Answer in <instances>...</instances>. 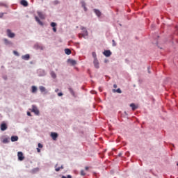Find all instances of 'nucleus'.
<instances>
[{
  "label": "nucleus",
  "mask_w": 178,
  "mask_h": 178,
  "mask_svg": "<svg viewBox=\"0 0 178 178\" xmlns=\"http://www.w3.org/2000/svg\"><path fill=\"white\" fill-rule=\"evenodd\" d=\"M81 30H82L83 33L79 35V38H81V37L86 38V37L88 35V31H87V29H86L84 26H81Z\"/></svg>",
  "instance_id": "f257e3e1"
},
{
  "label": "nucleus",
  "mask_w": 178,
  "mask_h": 178,
  "mask_svg": "<svg viewBox=\"0 0 178 178\" xmlns=\"http://www.w3.org/2000/svg\"><path fill=\"white\" fill-rule=\"evenodd\" d=\"M31 112H34L35 115H36L37 116L40 115V110H38L37 106H35V105L32 106Z\"/></svg>",
  "instance_id": "f03ea898"
},
{
  "label": "nucleus",
  "mask_w": 178,
  "mask_h": 178,
  "mask_svg": "<svg viewBox=\"0 0 178 178\" xmlns=\"http://www.w3.org/2000/svg\"><path fill=\"white\" fill-rule=\"evenodd\" d=\"M7 35L9 37V38H14L15 33H12V31L10 29H7Z\"/></svg>",
  "instance_id": "7ed1b4c3"
},
{
  "label": "nucleus",
  "mask_w": 178,
  "mask_h": 178,
  "mask_svg": "<svg viewBox=\"0 0 178 178\" xmlns=\"http://www.w3.org/2000/svg\"><path fill=\"white\" fill-rule=\"evenodd\" d=\"M17 156L19 161H23L24 159V156H23V152H18Z\"/></svg>",
  "instance_id": "20e7f679"
},
{
  "label": "nucleus",
  "mask_w": 178,
  "mask_h": 178,
  "mask_svg": "<svg viewBox=\"0 0 178 178\" xmlns=\"http://www.w3.org/2000/svg\"><path fill=\"white\" fill-rule=\"evenodd\" d=\"M51 137L54 141H56V138H58V134L56 132H51Z\"/></svg>",
  "instance_id": "39448f33"
},
{
  "label": "nucleus",
  "mask_w": 178,
  "mask_h": 178,
  "mask_svg": "<svg viewBox=\"0 0 178 178\" xmlns=\"http://www.w3.org/2000/svg\"><path fill=\"white\" fill-rule=\"evenodd\" d=\"M93 63L96 69H99V63L98 62V60L97 58L94 60Z\"/></svg>",
  "instance_id": "423d86ee"
},
{
  "label": "nucleus",
  "mask_w": 178,
  "mask_h": 178,
  "mask_svg": "<svg viewBox=\"0 0 178 178\" xmlns=\"http://www.w3.org/2000/svg\"><path fill=\"white\" fill-rule=\"evenodd\" d=\"M8 129V125H6L5 123H2L1 124V131H5Z\"/></svg>",
  "instance_id": "0eeeda50"
},
{
  "label": "nucleus",
  "mask_w": 178,
  "mask_h": 178,
  "mask_svg": "<svg viewBox=\"0 0 178 178\" xmlns=\"http://www.w3.org/2000/svg\"><path fill=\"white\" fill-rule=\"evenodd\" d=\"M104 56L106 57H109L111 55H112V52H111L109 50H106L104 51Z\"/></svg>",
  "instance_id": "6e6552de"
},
{
  "label": "nucleus",
  "mask_w": 178,
  "mask_h": 178,
  "mask_svg": "<svg viewBox=\"0 0 178 178\" xmlns=\"http://www.w3.org/2000/svg\"><path fill=\"white\" fill-rule=\"evenodd\" d=\"M21 5H22L23 6H29V3L27 2V1L26 0H22L20 1Z\"/></svg>",
  "instance_id": "1a4fd4ad"
},
{
  "label": "nucleus",
  "mask_w": 178,
  "mask_h": 178,
  "mask_svg": "<svg viewBox=\"0 0 178 178\" xmlns=\"http://www.w3.org/2000/svg\"><path fill=\"white\" fill-rule=\"evenodd\" d=\"M22 59H24V60H29V59H30V55L29 54H26L22 56Z\"/></svg>",
  "instance_id": "9d476101"
},
{
  "label": "nucleus",
  "mask_w": 178,
  "mask_h": 178,
  "mask_svg": "<svg viewBox=\"0 0 178 178\" xmlns=\"http://www.w3.org/2000/svg\"><path fill=\"white\" fill-rule=\"evenodd\" d=\"M35 19L38 24H40V26H44V24L42 23V22H41V20H40V18H38V17H35Z\"/></svg>",
  "instance_id": "9b49d317"
},
{
  "label": "nucleus",
  "mask_w": 178,
  "mask_h": 178,
  "mask_svg": "<svg viewBox=\"0 0 178 178\" xmlns=\"http://www.w3.org/2000/svg\"><path fill=\"white\" fill-rule=\"evenodd\" d=\"M51 27H53V31H54V33H56V28L55 27V26H56V23H55V22H51Z\"/></svg>",
  "instance_id": "f8f14e48"
},
{
  "label": "nucleus",
  "mask_w": 178,
  "mask_h": 178,
  "mask_svg": "<svg viewBox=\"0 0 178 178\" xmlns=\"http://www.w3.org/2000/svg\"><path fill=\"white\" fill-rule=\"evenodd\" d=\"M17 140H19V137H17V136H11V141L13 143H15V141H17Z\"/></svg>",
  "instance_id": "ddd939ff"
},
{
  "label": "nucleus",
  "mask_w": 178,
  "mask_h": 178,
  "mask_svg": "<svg viewBox=\"0 0 178 178\" xmlns=\"http://www.w3.org/2000/svg\"><path fill=\"white\" fill-rule=\"evenodd\" d=\"M58 166V164H56L55 165V170L56 172H59V170H60V169H63V165H61L60 167H57Z\"/></svg>",
  "instance_id": "4468645a"
},
{
  "label": "nucleus",
  "mask_w": 178,
  "mask_h": 178,
  "mask_svg": "<svg viewBox=\"0 0 178 178\" xmlns=\"http://www.w3.org/2000/svg\"><path fill=\"white\" fill-rule=\"evenodd\" d=\"M130 106L132 108V111H136V109L138 108L137 106H136V104H134V103L131 104Z\"/></svg>",
  "instance_id": "2eb2a0df"
},
{
  "label": "nucleus",
  "mask_w": 178,
  "mask_h": 178,
  "mask_svg": "<svg viewBox=\"0 0 178 178\" xmlns=\"http://www.w3.org/2000/svg\"><path fill=\"white\" fill-rule=\"evenodd\" d=\"M69 60V63L72 65V66H74V65H76L77 63L76 62L75 60H72V59H70L68 60Z\"/></svg>",
  "instance_id": "dca6fc26"
},
{
  "label": "nucleus",
  "mask_w": 178,
  "mask_h": 178,
  "mask_svg": "<svg viewBox=\"0 0 178 178\" xmlns=\"http://www.w3.org/2000/svg\"><path fill=\"white\" fill-rule=\"evenodd\" d=\"M39 89L41 91V92H45L47 91V89L44 86H40Z\"/></svg>",
  "instance_id": "f3484780"
},
{
  "label": "nucleus",
  "mask_w": 178,
  "mask_h": 178,
  "mask_svg": "<svg viewBox=\"0 0 178 178\" xmlns=\"http://www.w3.org/2000/svg\"><path fill=\"white\" fill-rule=\"evenodd\" d=\"M94 12L97 15V16H98V17L101 16V11H99V10H94Z\"/></svg>",
  "instance_id": "a211bd4d"
},
{
  "label": "nucleus",
  "mask_w": 178,
  "mask_h": 178,
  "mask_svg": "<svg viewBox=\"0 0 178 178\" xmlns=\"http://www.w3.org/2000/svg\"><path fill=\"white\" fill-rule=\"evenodd\" d=\"M65 52L66 55H70V54H72V51L70 50V49H65Z\"/></svg>",
  "instance_id": "6ab92c4d"
},
{
  "label": "nucleus",
  "mask_w": 178,
  "mask_h": 178,
  "mask_svg": "<svg viewBox=\"0 0 178 178\" xmlns=\"http://www.w3.org/2000/svg\"><path fill=\"white\" fill-rule=\"evenodd\" d=\"M113 91L114 92H118V94H122V90H120V88H118V89H117V90L113 89Z\"/></svg>",
  "instance_id": "aec40b11"
},
{
  "label": "nucleus",
  "mask_w": 178,
  "mask_h": 178,
  "mask_svg": "<svg viewBox=\"0 0 178 178\" xmlns=\"http://www.w3.org/2000/svg\"><path fill=\"white\" fill-rule=\"evenodd\" d=\"M38 16H39V17H40V19H44V15H42V13L38 12Z\"/></svg>",
  "instance_id": "412c9836"
},
{
  "label": "nucleus",
  "mask_w": 178,
  "mask_h": 178,
  "mask_svg": "<svg viewBox=\"0 0 178 178\" xmlns=\"http://www.w3.org/2000/svg\"><path fill=\"white\" fill-rule=\"evenodd\" d=\"M51 76L53 77V79H56V74H55L54 72H51Z\"/></svg>",
  "instance_id": "4be33fe9"
},
{
  "label": "nucleus",
  "mask_w": 178,
  "mask_h": 178,
  "mask_svg": "<svg viewBox=\"0 0 178 178\" xmlns=\"http://www.w3.org/2000/svg\"><path fill=\"white\" fill-rule=\"evenodd\" d=\"M32 92H37V87L32 86Z\"/></svg>",
  "instance_id": "5701e85b"
},
{
  "label": "nucleus",
  "mask_w": 178,
  "mask_h": 178,
  "mask_svg": "<svg viewBox=\"0 0 178 178\" xmlns=\"http://www.w3.org/2000/svg\"><path fill=\"white\" fill-rule=\"evenodd\" d=\"M8 142H9V141H8V138H4V139L3 140V144H6V143H8Z\"/></svg>",
  "instance_id": "b1692460"
},
{
  "label": "nucleus",
  "mask_w": 178,
  "mask_h": 178,
  "mask_svg": "<svg viewBox=\"0 0 178 178\" xmlns=\"http://www.w3.org/2000/svg\"><path fill=\"white\" fill-rule=\"evenodd\" d=\"M92 55L94 59H97V54L95 52H92Z\"/></svg>",
  "instance_id": "393cba45"
},
{
  "label": "nucleus",
  "mask_w": 178,
  "mask_h": 178,
  "mask_svg": "<svg viewBox=\"0 0 178 178\" xmlns=\"http://www.w3.org/2000/svg\"><path fill=\"white\" fill-rule=\"evenodd\" d=\"M81 176H86V172H84L83 170L81 171Z\"/></svg>",
  "instance_id": "a878e982"
},
{
  "label": "nucleus",
  "mask_w": 178,
  "mask_h": 178,
  "mask_svg": "<svg viewBox=\"0 0 178 178\" xmlns=\"http://www.w3.org/2000/svg\"><path fill=\"white\" fill-rule=\"evenodd\" d=\"M69 91L71 92V94H74V92H73V89L72 88H69Z\"/></svg>",
  "instance_id": "bb28decb"
},
{
  "label": "nucleus",
  "mask_w": 178,
  "mask_h": 178,
  "mask_svg": "<svg viewBox=\"0 0 178 178\" xmlns=\"http://www.w3.org/2000/svg\"><path fill=\"white\" fill-rule=\"evenodd\" d=\"M112 42H113V47H116V42H115V40H113Z\"/></svg>",
  "instance_id": "cd10ccee"
},
{
  "label": "nucleus",
  "mask_w": 178,
  "mask_h": 178,
  "mask_svg": "<svg viewBox=\"0 0 178 178\" xmlns=\"http://www.w3.org/2000/svg\"><path fill=\"white\" fill-rule=\"evenodd\" d=\"M14 55H16V56H19V53L16 51H13Z\"/></svg>",
  "instance_id": "c85d7f7f"
},
{
  "label": "nucleus",
  "mask_w": 178,
  "mask_h": 178,
  "mask_svg": "<svg viewBox=\"0 0 178 178\" xmlns=\"http://www.w3.org/2000/svg\"><path fill=\"white\" fill-rule=\"evenodd\" d=\"M3 15H5V13H0V19H2L3 17Z\"/></svg>",
  "instance_id": "c756f323"
},
{
  "label": "nucleus",
  "mask_w": 178,
  "mask_h": 178,
  "mask_svg": "<svg viewBox=\"0 0 178 178\" xmlns=\"http://www.w3.org/2000/svg\"><path fill=\"white\" fill-rule=\"evenodd\" d=\"M62 178H72V176L67 175V177L63 176Z\"/></svg>",
  "instance_id": "7c9ffc66"
},
{
  "label": "nucleus",
  "mask_w": 178,
  "mask_h": 178,
  "mask_svg": "<svg viewBox=\"0 0 178 178\" xmlns=\"http://www.w3.org/2000/svg\"><path fill=\"white\" fill-rule=\"evenodd\" d=\"M62 95H63V93H62V92L58 93V97H62Z\"/></svg>",
  "instance_id": "2f4dec72"
},
{
  "label": "nucleus",
  "mask_w": 178,
  "mask_h": 178,
  "mask_svg": "<svg viewBox=\"0 0 178 178\" xmlns=\"http://www.w3.org/2000/svg\"><path fill=\"white\" fill-rule=\"evenodd\" d=\"M38 145L39 148H42V145L41 143H38Z\"/></svg>",
  "instance_id": "473e14b6"
},
{
  "label": "nucleus",
  "mask_w": 178,
  "mask_h": 178,
  "mask_svg": "<svg viewBox=\"0 0 178 178\" xmlns=\"http://www.w3.org/2000/svg\"><path fill=\"white\" fill-rule=\"evenodd\" d=\"M147 72L149 74H151V71L149 70V67H147Z\"/></svg>",
  "instance_id": "72a5a7b5"
},
{
  "label": "nucleus",
  "mask_w": 178,
  "mask_h": 178,
  "mask_svg": "<svg viewBox=\"0 0 178 178\" xmlns=\"http://www.w3.org/2000/svg\"><path fill=\"white\" fill-rule=\"evenodd\" d=\"M28 116H31V112H27Z\"/></svg>",
  "instance_id": "f704fd0d"
},
{
  "label": "nucleus",
  "mask_w": 178,
  "mask_h": 178,
  "mask_svg": "<svg viewBox=\"0 0 178 178\" xmlns=\"http://www.w3.org/2000/svg\"><path fill=\"white\" fill-rule=\"evenodd\" d=\"M113 88H118V85L114 84V85H113Z\"/></svg>",
  "instance_id": "c9c22d12"
},
{
  "label": "nucleus",
  "mask_w": 178,
  "mask_h": 178,
  "mask_svg": "<svg viewBox=\"0 0 178 178\" xmlns=\"http://www.w3.org/2000/svg\"><path fill=\"white\" fill-rule=\"evenodd\" d=\"M37 151L38 152H41V149H40V148H37Z\"/></svg>",
  "instance_id": "e433bc0d"
},
{
  "label": "nucleus",
  "mask_w": 178,
  "mask_h": 178,
  "mask_svg": "<svg viewBox=\"0 0 178 178\" xmlns=\"http://www.w3.org/2000/svg\"><path fill=\"white\" fill-rule=\"evenodd\" d=\"M58 91H59V89H56V90H55V92H58Z\"/></svg>",
  "instance_id": "4c0bfd02"
},
{
  "label": "nucleus",
  "mask_w": 178,
  "mask_h": 178,
  "mask_svg": "<svg viewBox=\"0 0 178 178\" xmlns=\"http://www.w3.org/2000/svg\"><path fill=\"white\" fill-rule=\"evenodd\" d=\"M86 170H88V167L85 168Z\"/></svg>",
  "instance_id": "58836bf2"
},
{
  "label": "nucleus",
  "mask_w": 178,
  "mask_h": 178,
  "mask_svg": "<svg viewBox=\"0 0 178 178\" xmlns=\"http://www.w3.org/2000/svg\"><path fill=\"white\" fill-rule=\"evenodd\" d=\"M118 155L119 156H122V153H120Z\"/></svg>",
  "instance_id": "ea45409f"
},
{
  "label": "nucleus",
  "mask_w": 178,
  "mask_h": 178,
  "mask_svg": "<svg viewBox=\"0 0 178 178\" xmlns=\"http://www.w3.org/2000/svg\"><path fill=\"white\" fill-rule=\"evenodd\" d=\"M84 9H85V10H86V7H84Z\"/></svg>",
  "instance_id": "a19ab883"
},
{
  "label": "nucleus",
  "mask_w": 178,
  "mask_h": 178,
  "mask_svg": "<svg viewBox=\"0 0 178 178\" xmlns=\"http://www.w3.org/2000/svg\"><path fill=\"white\" fill-rule=\"evenodd\" d=\"M5 41H8V40L5 39Z\"/></svg>",
  "instance_id": "79ce46f5"
},
{
  "label": "nucleus",
  "mask_w": 178,
  "mask_h": 178,
  "mask_svg": "<svg viewBox=\"0 0 178 178\" xmlns=\"http://www.w3.org/2000/svg\"><path fill=\"white\" fill-rule=\"evenodd\" d=\"M177 166H178V163H177Z\"/></svg>",
  "instance_id": "37998d69"
}]
</instances>
